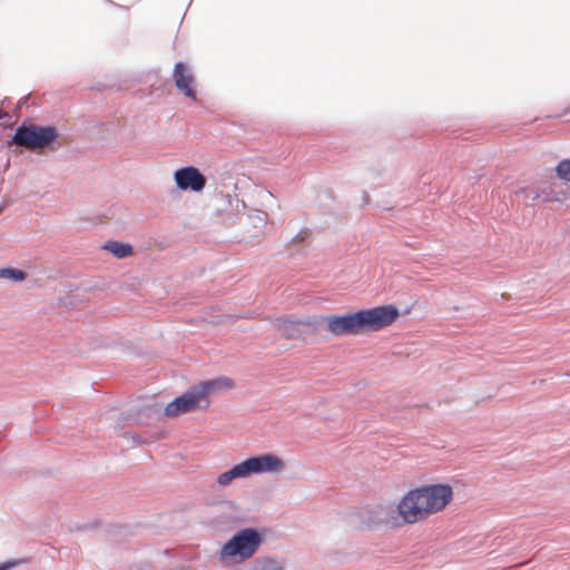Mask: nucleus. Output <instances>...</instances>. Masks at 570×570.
<instances>
[{"label":"nucleus","mask_w":570,"mask_h":570,"mask_svg":"<svg viewBox=\"0 0 570 570\" xmlns=\"http://www.w3.org/2000/svg\"><path fill=\"white\" fill-rule=\"evenodd\" d=\"M453 498L449 484H428L409 491L391 513H396L404 523L412 524L443 510Z\"/></svg>","instance_id":"f257e3e1"},{"label":"nucleus","mask_w":570,"mask_h":570,"mask_svg":"<svg viewBox=\"0 0 570 570\" xmlns=\"http://www.w3.org/2000/svg\"><path fill=\"white\" fill-rule=\"evenodd\" d=\"M232 386L229 379H215L191 385L185 393L170 401L164 411L169 417L178 416L196 409L208 406L207 395L218 386Z\"/></svg>","instance_id":"f03ea898"},{"label":"nucleus","mask_w":570,"mask_h":570,"mask_svg":"<svg viewBox=\"0 0 570 570\" xmlns=\"http://www.w3.org/2000/svg\"><path fill=\"white\" fill-rule=\"evenodd\" d=\"M59 137V131L55 126H42L23 121L17 127L14 134L7 144L8 146L16 145L33 150L49 149L55 151L61 147Z\"/></svg>","instance_id":"7ed1b4c3"},{"label":"nucleus","mask_w":570,"mask_h":570,"mask_svg":"<svg viewBox=\"0 0 570 570\" xmlns=\"http://www.w3.org/2000/svg\"><path fill=\"white\" fill-rule=\"evenodd\" d=\"M283 466L284 461L273 453L249 456L240 463L233 465L229 470L220 473L217 478V483L222 487H227L235 479H245L252 474L277 472L282 470Z\"/></svg>","instance_id":"20e7f679"},{"label":"nucleus","mask_w":570,"mask_h":570,"mask_svg":"<svg viewBox=\"0 0 570 570\" xmlns=\"http://www.w3.org/2000/svg\"><path fill=\"white\" fill-rule=\"evenodd\" d=\"M263 542L256 528H244L228 539L220 549V559H235L238 562L250 559Z\"/></svg>","instance_id":"39448f33"},{"label":"nucleus","mask_w":570,"mask_h":570,"mask_svg":"<svg viewBox=\"0 0 570 570\" xmlns=\"http://www.w3.org/2000/svg\"><path fill=\"white\" fill-rule=\"evenodd\" d=\"M275 326L285 340L305 341L324 330L325 320L321 316H308L304 320H277Z\"/></svg>","instance_id":"423d86ee"},{"label":"nucleus","mask_w":570,"mask_h":570,"mask_svg":"<svg viewBox=\"0 0 570 570\" xmlns=\"http://www.w3.org/2000/svg\"><path fill=\"white\" fill-rule=\"evenodd\" d=\"M363 332L380 331L391 325L400 315L394 305H380L367 309H358Z\"/></svg>","instance_id":"0eeeda50"},{"label":"nucleus","mask_w":570,"mask_h":570,"mask_svg":"<svg viewBox=\"0 0 570 570\" xmlns=\"http://www.w3.org/2000/svg\"><path fill=\"white\" fill-rule=\"evenodd\" d=\"M323 318V316H321ZM325 326L335 336L355 335L363 333L358 311L343 315L326 316Z\"/></svg>","instance_id":"6e6552de"},{"label":"nucleus","mask_w":570,"mask_h":570,"mask_svg":"<svg viewBox=\"0 0 570 570\" xmlns=\"http://www.w3.org/2000/svg\"><path fill=\"white\" fill-rule=\"evenodd\" d=\"M176 186L180 190L202 191L206 186V177L195 166H185L174 173Z\"/></svg>","instance_id":"1a4fd4ad"},{"label":"nucleus","mask_w":570,"mask_h":570,"mask_svg":"<svg viewBox=\"0 0 570 570\" xmlns=\"http://www.w3.org/2000/svg\"><path fill=\"white\" fill-rule=\"evenodd\" d=\"M173 78L175 86L179 91H181L188 98L194 100L196 99V90L193 87L194 76L185 62L178 61L175 63Z\"/></svg>","instance_id":"9d476101"},{"label":"nucleus","mask_w":570,"mask_h":570,"mask_svg":"<svg viewBox=\"0 0 570 570\" xmlns=\"http://www.w3.org/2000/svg\"><path fill=\"white\" fill-rule=\"evenodd\" d=\"M541 196L542 200L548 203H562L566 200L562 184H551L542 187Z\"/></svg>","instance_id":"9b49d317"},{"label":"nucleus","mask_w":570,"mask_h":570,"mask_svg":"<svg viewBox=\"0 0 570 570\" xmlns=\"http://www.w3.org/2000/svg\"><path fill=\"white\" fill-rule=\"evenodd\" d=\"M102 248L111 253L117 258H126L132 254V246L130 244L117 240L106 242Z\"/></svg>","instance_id":"f8f14e48"},{"label":"nucleus","mask_w":570,"mask_h":570,"mask_svg":"<svg viewBox=\"0 0 570 570\" xmlns=\"http://www.w3.org/2000/svg\"><path fill=\"white\" fill-rule=\"evenodd\" d=\"M256 570H283V566L276 559L262 557L255 560Z\"/></svg>","instance_id":"ddd939ff"},{"label":"nucleus","mask_w":570,"mask_h":570,"mask_svg":"<svg viewBox=\"0 0 570 570\" xmlns=\"http://www.w3.org/2000/svg\"><path fill=\"white\" fill-rule=\"evenodd\" d=\"M0 278H9L16 283L22 282L27 278V273L22 269L3 267L0 268Z\"/></svg>","instance_id":"4468645a"},{"label":"nucleus","mask_w":570,"mask_h":570,"mask_svg":"<svg viewBox=\"0 0 570 570\" xmlns=\"http://www.w3.org/2000/svg\"><path fill=\"white\" fill-rule=\"evenodd\" d=\"M556 171L559 178L570 183V159L561 160L557 165Z\"/></svg>","instance_id":"2eb2a0df"},{"label":"nucleus","mask_w":570,"mask_h":570,"mask_svg":"<svg viewBox=\"0 0 570 570\" xmlns=\"http://www.w3.org/2000/svg\"><path fill=\"white\" fill-rule=\"evenodd\" d=\"M521 191L523 194H525V198L531 200V202H535V200L542 199L541 189L540 190L522 189Z\"/></svg>","instance_id":"dca6fc26"},{"label":"nucleus","mask_w":570,"mask_h":570,"mask_svg":"<svg viewBox=\"0 0 570 570\" xmlns=\"http://www.w3.org/2000/svg\"><path fill=\"white\" fill-rule=\"evenodd\" d=\"M20 563H21L20 560H8V561L0 563V570H11Z\"/></svg>","instance_id":"f3484780"},{"label":"nucleus","mask_w":570,"mask_h":570,"mask_svg":"<svg viewBox=\"0 0 570 570\" xmlns=\"http://www.w3.org/2000/svg\"><path fill=\"white\" fill-rule=\"evenodd\" d=\"M92 527V524H79L76 527L77 530H85Z\"/></svg>","instance_id":"a211bd4d"},{"label":"nucleus","mask_w":570,"mask_h":570,"mask_svg":"<svg viewBox=\"0 0 570 570\" xmlns=\"http://www.w3.org/2000/svg\"><path fill=\"white\" fill-rule=\"evenodd\" d=\"M570 114V107L568 109H564L562 114L558 115V117L566 116Z\"/></svg>","instance_id":"6ab92c4d"},{"label":"nucleus","mask_w":570,"mask_h":570,"mask_svg":"<svg viewBox=\"0 0 570 570\" xmlns=\"http://www.w3.org/2000/svg\"><path fill=\"white\" fill-rule=\"evenodd\" d=\"M6 117H7V114L4 111L0 110V119H3Z\"/></svg>","instance_id":"aec40b11"},{"label":"nucleus","mask_w":570,"mask_h":570,"mask_svg":"<svg viewBox=\"0 0 570 570\" xmlns=\"http://www.w3.org/2000/svg\"><path fill=\"white\" fill-rule=\"evenodd\" d=\"M299 237H301V236H299V234H297V235H295V236H293V237H292V240H293V242H296Z\"/></svg>","instance_id":"412c9836"},{"label":"nucleus","mask_w":570,"mask_h":570,"mask_svg":"<svg viewBox=\"0 0 570 570\" xmlns=\"http://www.w3.org/2000/svg\"><path fill=\"white\" fill-rule=\"evenodd\" d=\"M3 207H4L3 205H0V214H1V213H2V210H3Z\"/></svg>","instance_id":"4be33fe9"}]
</instances>
